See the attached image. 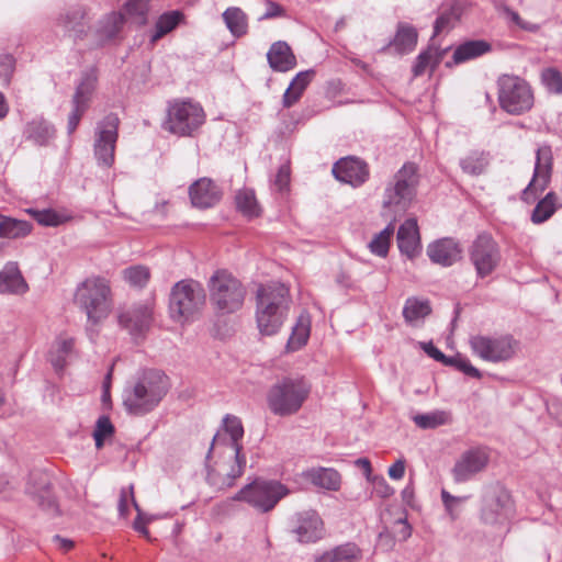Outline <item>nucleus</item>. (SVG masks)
Listing matches in <instances>:
<instances>
[{
    "instance_id": "9",
    "label": "nucleus",
    "mask_w": 562,
    "mask_h": 562,
    "mask_svg": "<svg viewBox=\"0 0 562 562\" xmlns=\"http://www.w3.org/2000/svg\"><path fill=\"white\" fill-rule=\"evenodd\" d=\"M204 121L205 114L199 103L177 100L168 106L165 128L179 136H191Z\"/></svg>"
},
{
    "instance_id": "45",
    "label": "nucleus",
    "mask_w": 562,
    "mask_h": 562,
    "mask_svg": "<svg viewBox=\"0 0 562 562\" xmlns=\"http://www.w3.org/2000/svg\"><path fill=\"white\" fill-rule=\"evenodd\" d=\"M124 281L132 288L143 289L147 285L150 279V271L147 267L142 265L125 268L122 271Z\"/></svg>"
},
{
    "instance_id": "25",
    "label": "nucleus",
    "mask_w": 562,
    "mask_h": 562,
    "mask_svg": "<svg viewBox=\"0 0 562 562\" xmlns=\"http://www.w3.org/2000/svg\"><path fill=\"white\" fill-rule=\"evenodd\" d=\"M35 475H37L40 480L38 488L29 484L26 492L33 496L34 501L43 510L49 514H56L58 512V506L56 498L50 491V484L47 476L43 473H35ZM33 476L34 474L31 475V477Z\"/></svg>"
},
{
    "instance_id": "58",
    "label": "nucleus",
    "mask_w": 562,
    "mask_h": 562,
    "mask_svg": "<svg viewBox=\"0 0 562 562\" xmlns=\"http://www.w3.org/2000/svg\"><path fill=\"white\" fill-rule=\"evenodd\" d=\"M281 318H256L261 335L271 336L281 327Z\"/></svg>"
},
{
    "instance_id": "11",
    "label": "nucleus",
    "mask_w": 562,
    "mask_h": 562,
    "mask_svg": "<svg viewBox=\"0 0 562 562\" xmlns=\"http://www.w3.org/2000/svg\"><path fill=\"white\" fill-rule=\"evenodd\" d=\"M245 290L241 283L226 271H216L213 274V304L231 314L243 304Z\"/></svg>"
},
{
    "instance_id": "21",
    "label": "nucleus",
    "mask_w": 562,
    "mask_h": 562,
    "mask_svg": "<svg viewBox=\"0 0 562 562\" xmlns=\"http://www.w3.org/2000/svg\"><path fill=\"white\" fill-rule=\"evenodd\" d=\"M429 259L442 267H450L461 258V248L452 238H441L427 247Z\"/></svg>"
},
{
    "instance_id": "12",
    "label": "nucleus",
    "mask_w": 562,
    "mask_h": 562,
    "mask_svg": "<svg viewBox=\"0 0 562 562\" xmlns=\"http://www.w3.org/2000/svg\"><path fill=\"white\" fill-rule=\"evenodd\" d=\"M119 124L117 115L110 113L97 125L93 153L98 165L101 167L110 168L114 164Z\"/></svg>"
},
{
    "instance_id": "14",
    "label": "nucleus",
    "mask_w": 562,
    "mask_h": 562,
    "mask_svg": "<svg viewBox=\"0 0 562 562\" xmlns=\"http://www.w3.org/2000/svg\"><path fill=\"white\" fill-rule=\"evenodd\" d=\"M470 260L480 278L490 276L499 265L502 255L496 240L487 233H482L470 247Z\"/></svg>"
},
{
    "instance_id": "61",
    "label": "nucleus",
    "mask_w": 562,
    "mask_h": 562,
    "mask_svg": "<svg viewBox=\"0 0 562 562\" xmlns=\"http://www.w3.org/2000/svg\"><path fill=\"white\" fill-rule=\"evenodd\" d=\"M266 5H267L266 12L259 18V20H269V19L278 18V16L283 15V13H284L283 8L280 4H278L277 2L269 0V1H267Z\"/></svg>"
},
{
    "instance_id": "35",
    "label": "nucleus",
    "mask_w": 562,
    "mask_h": 562,
    "mask_svg": "<svg viewBox=\"0 0 562 562\" xmlns=\"http://www.w3.org/2000/svg\"><path fill=\"white\" fill-rule=\"evenodd\" d=\"M74 338L60 335L56 338L53 349L49 352V362L56 371H63L67 366V358L74 349Z\"/></svg>"
},
{
    "instance_id": "16",
    "label": "nucleus",
    "mask_w": 562,
    "mask_h": 562,
    "mask_svg": "<svg viewBox=\"0 0 562 562\" xmlns=\"http://www.w3.org/2000/svg\"><path fill=\"white\" fill-rule=\"evenodd\" d=\"M513 513L510 494L503 487L491 490L484 497L481 517L485 524H501Z\"/></svg>"
},
{
    "instance_id": "6",
    "label": "nucleus",
    "mask_w": 562,
    "mask_h": 562,
    "mask_svg": "<svg viewBox=\"0 0 562 562\" xmlns=\"http://www.w3.org/2000/svg\"><path fill=\"white\" fill-rule=\"evenodd\" d=\"M289 493V488L279 481L256 479L240 488L233 499L245 502L265 514L271 512Z\"/></svg>"
},
{
    "instance_id": "43",
    "label": "nucleus",
    "mask_w": 562,
    "mask_h": 562,
    "mask_svg": "<svg viewBox=\"0 0 562 562\" xmlns=\"http://www.w3.org/2000/svg\"><path fill=\"white\" fill-rule=\"evenodd\" d=\"M183 14L180 11H170L161 14L155 26V32L151 35V42H156L173 29L181 22Z\"/></svg>"
},
{
    "instance_id": "38",
    "label": "nucleus",
    "mask_w": 562,
    "mask_h": 562,
    "mask_svg": "<svg viewBox=\"0 0 562 562\" xmlns=\"http://www.w3.org/2000/svg\"><path fill=\"white\" fill-rule=\"evenodd\" d=\"M558 195L554 192H548L538 201L531 213V222L533 224H542L547 222L558 210Z\"/></svg>"
},
{
    "instance_id": "10",
    "label": "nucleus",
    "mask_w": 562,
    "mask_h": 562,
    "mask_svg": "<svg viewBox=\"0 0 562 562\" xmlns=\"http://www.w3.org/2000/svg\"><path fill=\"white\" fill-rule=\"evenodd\" d=\"M206 295L202 285L192 279H184L171 288L169 310L171 316H192L201 312Z\"/></svg>"
},
{
    "instance_id": "48",
    "label": "nucleus",
    "mask_w": 562,
    "mask_h": 562,
    "mask_svg": "<svg viewBox=\"0 0 562 562\" xmlns=\"http://www.w3.org/2000/svg\"><path fill=\"white\" fill-rule=\"evenodd\" d=\"M431 313L429 300L414 296L406 300L402 316H429Z\"/></svg>"
},
{
    "instance_id": "42",
    "label": "nucleus",
    "mask_w": 562,
    "mask_h": 562,
    "mask_svg": "<svg viewBox=\"0 0 562 562\" xmlns=\"http://www.w3.org/2000/svg\"><path fill=\"white\" fill-rule=\"evenodd\" d=\"M488 165V156L484 151H472L460 159V167L464 173L479 176Z\"/></svg>"
},
{
    "instance_id": "37",
    "label": "nucleus",
    "mask_w": 562,
    "mask_h": 562,
    "mask_svg": "<svg viewBox=\"0 0 562 562\" xmlns=\"http://www.w3.org/2000/svg\"><path fill=\"white\" fill-rule=\"evenodd\" d=\"M189 198L193 207L205 210L211 206V179L204 177L189 187Z\"/></svg>"
},
{
    "instance_id": "50",
    "label": "nucleus",
    "mask_w": 562,
    "mask_h": 562,
    "mask_svg": "<svg viewBox=\"0 0 562 562\" xmlns=\"http://www.w3.org/2000/svg\"><path fill=\"white\" fill-rule=\"evenodd\" d=\"M541 81L549 92L562 93V75L555 68H546L541 72Z\"/></svg>"
},
{
    "instance_id": "24",
    "label": "nucleus",
    "mask_w": 562,
    "mask_h": 562,
    "mask_svg": "<svg viewBox=\"0 0 562 562\" xmlns=\"http://www.w3.org/2000/svg\"><path fill=\"white\" fill-rule=\"evenodd\" d=\"M54 126L43 117H35L26 123L23 136L36 146H46L55 137Z\"/></svg>"
},
{
    "instance_id": "33",
    "label": "nucleus",
    "mask_w": 562,
    "mask_h": 562,
    "mask_svg": "<svg viewBox=\"0 0 562 562\" xmlns=\"http://www.w3.org/2000/svg\"><path fill=\"white\" fill-rule=\"evenodd\" d=\"M33 224L0 214V238L19 239L31 234Z\"/></svg>"
},
{
    "instance_id": "15",
    "label": "nucleus",
    "mask_w": 562,
    "mask_h": 562,
    "mask_svg": "<svg viewBox=\"0 0 562 562\" xmlns=\"http://www.w3.org/2000/svg\"><path fill=\"white\" fill-rule=\"evenodd\" d=\"M552 172V150L549 145L539 146L536 151L533 175L528 186L521 192V201L533 203L538 195L548 187Z\"/></svg>"
},
{
    "instance_id": "57",
    "label": "nucleus",
    "mask_w": 562,
    "mask_h": 562,
    "mask_svg": "<svg viewBox=\"0 0 562 562\" xmlns=\"http://www.w3.org/2000/svg\"><path fill=\"white\" fill-rule=\"evenodd\" d=\"M441 499L446 507V510L450 515L452 520H456L459 517V512L457 510V505L467 499V497H457L449 494L447 491L441 492Z\"/></svg>"
},
{
    "instance_id": "52",
    "label": "nucleus",
    "mask_w": 562,
    "mask_h": 562,
    "mask_svg": "<svg viewBox=\"0 0 562 562\" xmlns=\"http://www.w3.org/2000/svg\"><path fill=\"white\" fill-rule=\"evenodd\" d=\"M38 224L44 226H57L60 224V216L53 210H29L27 211Z\"/></svg>"
},
{
    "instance_id": "5",
    "label": "nucleus",
    "mask_w": 562,
    "mask_h": 562,
    "mask_svg": "<svg viewBox=\"0 0 562 562\" xmlns=\"http://www.w3.org/2000/svg\"><path fill=\"white\" fill-rule=\"evenodd\" d=\"M497 100L499 108L510 115L529 112L535 103L529 83L513 75H503L497 79Z\"/></svg>"
},
{
    "instance_id": "2",
    "label": "nucleus",
    "mask_w": 562,
    "mask_h": 562,
    "mask_svg": "<svg viewBox=\"0 0 562 562\" xmlns=\"http://www.w3.org/2000/svg\"><path fill=\"white\" fill-rule=\"evenodd\" d=\"M170 380L157 369L144 370L123 390V405L128 414L143 416L154 411L170 389Z\"/></svg>"
},
{
    "instance_id": "47",
    "label": "nucleus",
    "mask_w": 562,
    "mask_h": 562,
    "mask_svg": "<svg viewBox=\"0 0 562 562\" xmlns=\"http://www.w3.org/2000/svg\"><path fill=\"white\" fill-rule=\"evenodd\" d=\"M394 228L390 224L379 234L374 235L368 247L373 255L385 257L389 252L390 240L393 235Z\"/></svg>"
},
{
    "instance_id": "30",
    "label": "nucleus",
    "mask_w": 562,
    "mask_h": 562,
    "mask_svg": "<svg viewBox=\"0 0 562 562\" xmlns=\"http://www.w3.org/2000/svg\"><path fill=\"white\" fill-rule=\"evenodd\" d=\"M492 49L488 42L484 40H471L458 45L453 52L454 64H462L483 56Z\"/></svg>"
},
{
    "instance_id": "4",
    "label": "nucleus",
    "mask_w": 562,
    "mask_h": 562,
    "mask_svg": "<svg viewBox=\"0 0 562 562\" xmlns=\"http://www.w3.org/2000/svg\"><path fill=\"white\" fill-rule=\"evenodd\" d=\"M75 302L87 316L110 314L114 304L110 281L102 277L87 278L77 286Z\"/></svg>"
},
{
    "instance_id": "32",
    "label": "nucleus",
    "mask_w": 562,
    "mask_h": 562,
    "mask_svg": "<svg viewBox=\"0 0 562 562\" xmlns=\"http://www.w3.org/2000/svg\"><path fill=\"white\" fill-rule=\"evenodd\" d=\"M361 558V550L353 542H347L327 550L316 557L315 562H356Z\"/></svg>"
},
{
    "instance_id": "22",
    "label": "nucleus",
    "mask_w": 562,
    "mask_h": 562,
    "mask_svg": "<svg viewBox=\"0 0 562 562\" xmlns=\"http://www.w3.org/2000/svg\"><path fill=\"white\" fill-rule=\"evenodd\" d=\"M396 239L401 254L411 259L417 256L420 251L417 221L415 218H407L403 224H401Z\"/></svg>"
},
{
    "instance_id": "7",
    "label": "nucleus",
    "mask_w": 562,
    "mask_h": 562,
    "mask_svg": "<svg viewBox=\"0 0 562 562\" xmlns=\"http://www.w3.org/2000/svg\"><path fill=\"white\" fill-rule=\"evenodd\" d=\"M418 184L417 167L413 162H405L394 175L384 190L383 206L394 212H404L411 205Z\"/></svg>"
},
{
    "instance_id": "26",
    "label": "nucleus",
    "mask_w": 562,
    "mask_h": 562,
    "mask_svg": "<svg viewBox=\"0 0 562 562\" xmlns=\"http://www.w3.org/2000/svg\"><path fill=\"white\" fill-rule=\"evenodd\" d=\"M125 22L121 12H111L104 15L98 23L95 30L97 45H104L109 41L116 37Z\"/></svg>"
},
{
    "instance_id": "8",
    "label": "nucleus",
    "mask_w": 562,
    "mask_h": 562,
    "mask_svg": "<svg viewBox=\"0 0 562 562\" xmlns=\"http://www.w3.org/2000/svg\"><path fill=\"white\" fill-rule=\"evenodd\" d=\"M469 345L474 356L492 363L513 359L519 348V341L509 334L472 335L469 338Z\"/></svg>"
},
{
    "instance_id": "28",
    "label": "nucleus",
    "mask_w": 562,
    "mask_h": 562,
    "mask_svg": "<svg viewBox=\"0 0 562 562\" xmlns=\"http://www.w3.org/2000/svg\"><path fill=\"white\" fill-rule=\"evenodd\" d=\"M417 40V30L412 24L400 22L390 46L394 47L396 53L404 55L415 49Z\"/></svg>"
},
{
    "instance_id": "17",
    "label": "nucleus",
    "mask_w": 562,
    "mask_h": 562,
    "mask_svg": "<svg viewBox=\"0 0 562 562\" xmlns=\"http://www.w3.org/2000/svg\"><path fill=\"white\" fill-rule=\"evenodd\" d=\"M490 462V452L485 447H474L465 450L452 469L456 482H467L485 470Z\"/></svg>"
},
{
    "instance_id": "27",
    "label": "nucleus",
    "mask_w": 562,
    "mask_h": 562,
    "mask_svg": "<svg viewBox=\"0 0 562 562\" xmlns=\"http://www.w3.org/2000/svg\"><path fill=\"white\" fill-rule=\"evenodd\" d=\"M303 476L313 485L328 491L339 490L341 483L340 474L333 468H312Z\"/></svg>"
},
{
    "instance_id": "29",
    "label": "nucleus",
    "mask_w": 562,
    "mask_h": 562,
    "mask_svg": "<svg viewBox=\"0 0 562 562\" xmlns=\"http://www.w3.org/2000/svg\"><path fill=\"white\" fill-rule=\"evenodd\" d=\"M27 289L16 262H8L0 271V292L23 293Z\"/></svg>"
},
{
    "instance_id": "19",
    "label": "nucleus",
    "mask_w": 562,
    "mask_h": 562,
    "mask_svg": "<svg viewBox=\"0 0 562 562\" xmlns=\"http://www.w3.org/2000/svg\"><path fill=\"white\" fill-rule=\"evenodd\" d=\"M334 177L353 188L361 187L369 179L370 171L368 164L353 156L340 158L333 166Z\"/></svg>"
},
{
    "instance_id": "56",
    "label": "nucleus",
    "mask_w": 562,
    "mask_h": 562,
    "mask_svg": "<svg viewBox=\"0 0 562 562\" xmlns=\"http://www.w3.org/2000/svg\"><path fill=\"white\" fill-rule=\"evenodd\" d=\"M454 19H456V15L452 11L441 12L437 16L435 24H434V36H437L440 33L450 30Z\"/></svg>"
},
{
    "instance_id": "51",
    "label": "nucleus",
    "mask_w": 562,
    "mask_h": 562,
    "mask_svg": "<svg viewBox=\"0 0 562 562\" xmlns=\"http://www.w3.org/2000/svg\"><path fill=\"white\" fill-rule=\"evenodd\" d=\"M113 432L114 426L112 425L110 418L108 416H100L93 430L95 447L100 449L103 446L104 439L112 436Z\"/></svg>"
},
{
    "instance_id": "54",
    "label": "nucleus",
    "mask_w": 562,
    "mask_h": 562,
    "mask_svg": "<svg viewBox=\"0 0 562 562\" xmlns=\"http://www.w3.org/2000/svg\"><path fill=\"white\" fill-rule=\"evenodd\" d=\"M15 69V59L12 55L0 56V81L3 86H8L11 81Z\"/></svg>"
},
{
    "instance_id": "63",
    "label": "nucleus",
    "mask_w": 562,
    "mask_h": 562,
    "mask_svg": "<svg viewBox=\"0 0 562 562\" xmlns=\"http://www.w3.org/2000/svg\"><path fill=\"white\" fill-rule=\"evenodd\" d=\"M423 349L429 357H431L436 361L441 362L442 364L446 362L448 356H446L438 348H436L432 345V342L424 344Z\"/></svg>"
},
{
    "instance_id": "60",
    "label": "nucleus",
    "mask_w": 562,
    "mask_h": 562,
    "mask_svg": "<svg viewBox=\"0 0 562 562\" xmlns=\"http://www.w3.org/2000/svg\"><path fill=\"white\" fill-rule=\"evenodd\" d=\"M86 111H87V109L80 108L78 105H72V111L70 112V114L68 116V124H67L68 134H72L76 131V128Z\"/></svg>"
},
{
    "instance_id": "49",
    "label": "nucleus",
    "mask_w": 562,
    "mask_h": 562,
    "mask_svg": "<svg viewBox=\"0 0 562 562\" xmlns=\"http://www.w3.org/2000/svg\"><path fill=\"white\" fill-rule=\"evenodd\" d=\"M443 364L453 367L470 378H473V379L482 378L481 371L477 368H475L474 366H472V363L470 362V360L467 357H464L460 353H457L456 356H452V357H447V360Z\"/></svg>"
},
{
    "instance_id": "55",
    "label": "nucleus",
    "mask_w": 562,
    "mask_h": 562,
    "mask_svg": "<svg viewBox=\"0 0 562 562\" xmlns=\"http://www.w3.org/2000/svg\"><path fill=\"white\" fill-rule=\"evenodd\" d=\"M128 499L133 503L135 509L140 514V509L138 504L134 498L133 486H130L128 490L123 488L120 494V499L117 504L119 513L122 517H126L128 515Z\"/></svg>"
},
{
    "instance_id": "34",
    "label": "nucleus",
    "mask_w": 562,
    "mask_h": 562,
    "mask_svg": "<svg viewBox=\"0 0 562 562\" xmlns=\"http://www.w3.org/2000/svg\"><path fill=\"white\" fill-rule=\"evenodd\" d=\"M97 80L98 77L93 69L82 74L81 80L77 86L72 97V105H78L83 109L89 108L92 93L94 92L97 86Z\"/></svg>"
},
{
    "instance_id": "13",
    "label": "nucleus",
    "mask_w": 562,
    "mask_h": 562,
    "mask_svg": "<svg viewBox=\"0 0 562 562\" xmlns=\"http://www.w3.org/2000/svg\"><path fill=\"white\" fill-rule=\"evenodd\" d=\"M289 288L278 281L260 284L256 293L257 316H282L290 306Z\"/></svg>"
},
{
    "instance_id": "20",
    "label": "nucleus",
    "mask_w": 562,
    "mask_h": 562,
    "mask_svg": "<svg viewBox=\"0 0 562 562\" xmlns=\"http://www.w3.org/2000/svg\"><path fill=\"white\" fill-rule=\"evenodd\" d=\"M86 11L81 7H72L64 10L56 18V25L61 27L65 35L74 41L82 40L86 36Z\"/></svg>"
},
{
    "instance_id": "41",
    "label": "nucleus",
    "mask_w": 562,
    "mask_h": 562,
    "mask_svg": "<svg viewBox=\"0 0 562 562\" xmlns=\"http://www.w3.org/2000/svg\"><path fill=\"white\" fill-rule=\"evenodd\" d=\"M237 210L248 218L260 215V206L257 202L255 191L248 188L239 190L235 196Z\"/></svg>"
},
{
    "instance_id": "44",
    "label": "nucleus",
    "mask_w": 562,
    "mask_h": 562,
    "mask_svg": "<svg viewBox=\"0 0 562 562\" xmlns=\"http://www.w3.org/2000/svg\"><path fill=\"white\" fill-rule=\"evenodd\" d=\"M310 330V318H297L296 324L293 326L291 336L288 340V350L295 351L302 348L307 342Z\"/></svg>"
},
{
    "instance_id": "39",
    "label": "nucleus",
    "mask_w": 562,
    "mask_h": 562,
    "mask_svg": "<svg viewBox=\"0 0 562 562\" xmlns=\"http://www.w3.org/2000/svg\"><path fill=\"white\" fill-rule=\"evenodd\" d=\"M415 425L422 429H435L452 422L451 413L443 409H436L425 414L413 416Z\"/></svg>"
},
{
    "instance_id": "1",
    "label": "nucleus",
    "mask_w": 562,
    "mask_h": 562,
    "mask_svg": "<svg viewBox=\"0 0 562 562\" xmlns=\"http://www.w3.org/2000/svg\"><path fill=\"white\" fill-rule=\"evenodd\" d=\"M244 427L239 417L227 414L213 435V485L218 490L232 487L246 468V457L241 453Z\"/></svg>"
},
{
    "instance_id": "18",
    "label": "nucleus",
    "mask_w": 562,
    "mask_h": 562,
    "mask_svg": "<svg viewBox=\"0 0 562 562\" xmlns=\"http://www.w3.org/2000/svg\"><path fill=\"white\" fill-rule=\"evenodd\" d=\"M292 532L301 543H312L324 536V522L316 510L296 513L292 519Z\"/></svg>"
},
{
    "instance_id": "46",
    "label": "nucleus",
    "mask_w": 562,
    "mask_h": 562,
    "mask_svg": "<svg viewBox=\"0 0 562 562\" xmlns=\"http://www.w3.org/2000/svg\"><path fill=\"white\" fill-rule=\"evenodd\" d=\"M121 328L125 329L137 341L143 339L150 327V318H117Z\"/></svg>"
},
{
    "instance_id": "64",
    "label": "nucleus",
    "mask_w": 562,
    "mask_h": 562,
    "mask_svg": "<svg viewBox=\"0 0 562 562\" xmlns=\"http://www.w3.org/2000/svg\"><path fill=\"white\" fill-rule=\"evenodd\" d=\"M504 13L510 19V21L513 23H515L516 25H518L520 29L522 30H529V27L527 26V24L521 20L520 15L518 14V12L514 11L513 9H510L509 7H504L503 9Z\"/></svg>"
},
{
    "instance_id": "31",
    "label": "nucleus",
    "mask_w": 562,
    "mask_h": 562,
    "mask_svg": "<svg viewBox=\"0 0 562 562\" xmlns=\"http://www.w3.org/2000/svg\"><path fill=\"white\" fill-rule=\"evenodd\" d=\"M314 74L313 69H308L300 71L294 76L282 97V104L284 108H291L300 100Z\"/></svg>"
},
{
    "instance_id": "59",
    "label": "nucleus",
    "mask_w": 562,
    "mask_h": 562,
    "mask_svg": "<svg viewBox=\"0 0 562 562\" xmlns=\"http://www.w3.org/2000/svg\"><path fill=\"white\" fill-rule=\"evenodd\" d=\"M290 184V168L286 165L279 167L276 175L273 186L279 192H283L289 188Z\"/></svg>"
},
{
    "instance_id": "62",
    "label": "nucleus",
    "mask_w": 562,
    "mask_h": 562,
    "mask_svg": "<svg viewBox=\"0 0 562 562\" xmlns=\"http://www.w3.org/2000/svg\"><path fill=\"white\" fill-rule=\"evenodd\" d=\"M389 476L393 480H401L405 474V461L398 459L389 468Z\"/></svg>"
},
{
    "instance_id": "23",
    "label": "nucleus",
    "mask_w": 562,
    "mask_h": 562,
    "mask_svg": "<svg viewBox=\"0 0 562 562\" xmlns=\"http://www.w3.org/2000/svg\"><path fill=\"white\" fill-rule=\"evenodd\" d=\"M267 60L270 68L277 72H286L296 66V57L286 42H274L268 53Z\"/></svg>"
},
{
    "instance_id": "36",
    "label": "nucleus",
    "mask_w": 562,
    "mask_h": 562,
    "mask_svg": "<svg viewBox=\"0 0 562 562\" xmlns=\"http://www.w3.org/2000/svg\"><path fill=\"white\" fill-rule=\"evenodd\" d=\"M222 15L226 27L234 37L238 38L247 33L248 19L240 8H227Z\"/></svg>"
},
{
    "instance_id": "40",
    "label": "nucleus",
    "mask_w": 562,
    "mask_h": 562,
    "mask_svg": "<svg viewBox=\"0 0 562 562\" xmlns=\"http://www.w3.org/2000/svg\"><path fill=\"white\" fill-rule=\"evenodd\" d=\"M445 53L446 49L440 50L439 48H435L432 46H429L426 50L419 53L412 69L414 76H422L429 66L434 69L440 64Z\"/></svg>"
},
{
    "instance_id": "3",
    "label": "nucleus",
    "mask_w": 562,
    "mask_h": 562,
    "mask_svg": "<svg viewBox=\"0 0 562 562\" xmlns=\"http://www.w3.org/2000/svg\"><path fill=\"white\" fill-rule=\"evenodd\" d=\"M311 385L303 376H286L274 383L267 393L272 414L281 417L296 414L307 400Z\"/></svg>"
},
{
    "instance_id": "53",
    "label": "nucleus",
    "mask_w": 562,
    "mask_h": 562,
    "mask_svg": "<svg viewBox=\"0 0 562 562\" xmlns=\"http://www.w3.org/2000/svg\"><path fill=\"white\" fill-rule=\"evenodd\" d=\"M149 0H130L125 4L128 15L137 18L138 22L144 23L148 11Z\"/></svg>"
}]
</instances>
